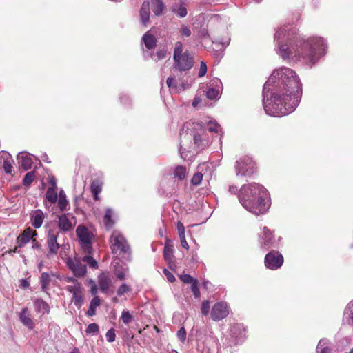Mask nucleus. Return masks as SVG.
I'll return each instance as SVG.
<instances>
[{"label": "nucleus", "instance_id": "obj_27", "mask_svg": "<svg viewBox=\"0 0 353 353\" xmlns=\"http://www.w3.org/2000/svg\"><path fill=\"white\" fill-rule=\"evenodd\" d=\"M102 182L99 179H94L92 181L90 189L93 194L94 200H99V194L102 190Z\"/></svg>", "mask_w": 353, "mask_h": 353}, {"label": "nucleus", "instance_id": "obj_58", "mask_svg": "<svg viewBox=\"0 0 353 353\" xmlns=\"http://www.w3.org/2000/svg\"><path fill=\"white\" fill-rule=\"evenodd\" d=\"M210 310V303L208 301H203L201 304V312L204 315H207Z\"/></svg>", "mask_w": 353, "mask_h": 353}, {"label": "nucleus", "instance_id": "obj_31", "mask_svg": "<svg viewBox=\"0 0 353 353\" xmlns=\"http://www.w3.org/2000/svg\"><path fill=\"white\" fill-rule=\"evenodd\" d=\"M128 272V268L126 265H118L115 266L114 274L119 280L125 279Z\"/></svg>", "mask_w": 353, "mask_h": 353}, {"label": "nucleus", "instance_id": "obj_40", "mask_svg": "<svg viewBox=\"0 0 353 353\" xmlns=\"http://www.w3.org/2000/svg\"><path fill=\"white\" fill-rule=\"evenodd\" d=\"M35 178V172L34 171L28 172L26 174L23 179V185L25 186L30 185Z\"/></svg>", "mask_w": 353, "mask_h": 353}, {"label": "nucleus", "instance_id": "obj_16", "mask_svg": "<svg viewBox=\"0 0 353 353\" xmlns=\"http://www.w3.org/2000/svg\"><path fill=\"white\" fill-rule=\"evenodd\" d=\"M75 223V217L70 214H64L59 216V228L61 231L72 230Z\"/></svg>", "mask_w": 353, "mask_h": 353}, {"label": "nucleus", "instance_id": "obj_12", "mask_svg": "<svg viewBox=\"0 0 353 353\" xmlns=\"http://www.w3.org/2000/svg\"><path fill=\"white\" fill-rule=\"evenodd\" d=\"M222 90L221 81L218 78H214L208 84L205 95L210 100H216L220 98Z\"/></svg>", "mask_w": 353, "mask_h": 353}, {"label": "nucleus", "instance_id": "obj_57", "mask_svg": "<svg viewBox=\"0 0 353 353\" xmlns=\"http://www.w3.org/2000/svg\"><path fill=\"white\" fill-rule=\"evenodd\" d=\"M120 101L124 105H128L130 103L131 99L127 94L122 93L120 95Z\"/></svg>", "mask_w": 353, "mask_h": 353}, {"label": "nucleus", "instance_id": "obj_25", "mask_svg": "<svg viewBox=\"0 0 353 353\" xmlns=\"http://www.w3.org/2000/svg\"><path fill=\"white\" fill-rule=\"evenodd\" d=\"M34 306L38 313L44 314L50 312L49 305L41 299H37L34 302Z\"/></svg>", "mask_w": 353, "mask_h": 353}, {"label": "nucleus", "instance_id": "obj_10", "mask_svg": "<svg viewBox=\"0 0 353 353\" xmlns=\"http://www.w3.org/2000/svg\"><path fill=\"white\" fill-rule=\"evenodd\" d=\"M66 265L76 277L82 278L87 273L86 265L83 264L79 259L68 257L66 260Z\"/></svg>", "mask_w": 353, "mask_h": 353}, {"label": "nucleus", "instance_id": "obj_3", "mask_svg": "<svg viewBox=\"0 0 353 353\" xmlns=\"http://www.w3.org/2000/svg\"><path fill=\"white\" fill-rule=\"evenodd\" d=\"M238 198L241 205L250 212L260 215L270 207V195L266 188L257 183L244 184L239 190Z\"/></svg>", "mask_w": 353, "mask_h": 353}, {"label": "nucleus", "instance_id": "obj_4", "mask_svg": "<svg viewBox=\"0 0 353 353\" xmlns=\"http://www.w3.org/2000/svg\"><path fill=\"white\" fill-rule=\"evenodd\" d=\"M204 126L203 123L193 122L192 123H185L183 130L185 131L180 133L181 142L183 139H193L194 144L199 150H203L209 145L210 140L205 137L203 134Z\"/></svg>", "mask_w": 353, "mask_h": 353}, {"label": "nucleus", "instance_id": "obj_1", "mask_svg": "<svg viewBox=\"0 0 353 353\" xmlns=\"http://www.w3.org/2000/svg\"><path fill=\"white\" fill-rule=\"evenodd\" d=\"M302 96L299 77L286 67L274 70L263 88V103L265 112L281 117L294 112Z\"/></svg>", "mask_w": 353, "mask_h": 353}, {"label": "nucleus", "instance_id": "obj_26", "mask_svg": "<svg viewBox=\"0 0 353 353\" xmlns=\"http://www.w3.org/2000/svg\"><path fill=\"white\" fill-rule=\"evenodd\" d=\"M142 41L145 46L149 49H153L157 45V39L155 37L147 32L142 37Z\"/></svg>", "mask_w": 353, "mask_h": 353}, {"label": "nucleus", "instance_id": "obj_2", "mask_svg": "<svg viewBox=\"0 0 353 353\" xmlns=\"http://www.w3.org/2000/svg\"><path fill=\"white\" fill-rule=\"evenodd\" d=\"M276 53L283 59L297 61L309 68L325 54L327 44L321 37L305 39L290 24L278 28L274 34Z\"/></svg>", "mask_w": 353, "mask_h": 353}, {"label": "nucleus", "instance_id": "obj_49", "mask_svg": "<svg viewBox=\"0 0 353 353\" xmlns=\"http://www.w3.org/2000/svg\"><path fill=\"white\" fill-rule=\"evenodd\" d=\"M99 325L97 323H93L88 325L85 332L87 334H97L99 332Z\"/></svg>", "mask_w": 353, "mask_h": 353}, {"label": "nucleus", "instance_id": "obj_23", "mask_svg": "<svg viewBox=\"0 0 353 353\" xmlns=\"http://www.w3.org/2000/svg\"><path fill=\"white\" fill-rule=\"evenodd\" d=\"M150 3L148 1H144L140 9V19L143 26H146L150 20Z\"/></svg>", "mask_w": 353, "mask_h": 353}, {"label": "nucleus", "instance_id": "obj_15", "mask_svg": "<svg viewBox=\"0 0 353 353\" xmlns=\"http://www.w3.org/2000/svg\"><path fill=\"white\" fill-rule=\"evenodd\" d=\"M260 244L261 248L268 250L272 247H275V241L274 239V231L270 230L267 227L263 228V231L260 235Z\"/></svg>", "mask_w": 353, "mask_h": 353}, {"label": "nucleus", "instance_id": "obj_24", "mask_svg": "<svg viewBox=\"0 0 353 353\" xmlns=\"http://www.w3.org/2000/svg\"><path fill=\"white\" fill-rule=\"evenodd\" d=\"M44 214L41 210H34L31 215V222L33 227L39 228L43 222Z\"/></svg>", "mask_w": 353, "mask_h": 353}, {"label": "nucleus", "instance_id": "obj_44", "mask_svg": "<svg viewBox=\"0 0 353 353\" xmlns=\"http://www.w3.org/2000/svg\"><path fill=\"white\" fill-rule=\"evenodd\" d=\"M112 215V211L111 209L108 208L105 210V213L104 215V222L106 227H111L112 225V222L111 220V217Z\"/></svg>", "mask_w": 353, "mask_h": 353}, {"label": "nucleus", "instance_id": "obj_29", "mask_svg": "<svg viewBox=\"0 0 353 353\" xmlns=\"http://www.w3.org/2000/svg\"><path fill=\"white\" fill-rule=\"evenodd\" d=\"M152 12L156 16H159L163 13L165 8V4L162 0H152Z\"/></svg>", "mask_w": 353, "mask_h": 353}, {"label": "nucleus", "instance_id": "obj_62", "mask_svg": "<svg viewBox=\"0 0 353 353\" xmlns=\"http://www.w3.org/2000/svg\"><path fill=\"white\" fill-rule=\"evenodd\" d=\"M90 283H91L90 293L92 295L95 296L98 292L97 285L92 280H90Z\"/></svg>", "mask_w": 353, "mask_h": 353}, {"label": "nucleus", "instance_id": "obj_54", "mask_svg": "<svg viewBox=\"0 0 353 353\" xmlns=\"http://www.w3.org/2000/svg\"><path fill=\"white\" fill-rule=\"evenodd\" d=\"M186 331L183 327H181L177 332V337L180 341L183 343L186 340Z\"/></svg>", "mask_w": 353, "mask_h": 353}, {"label": "nucleus", "instance_id": "obj_5", "mask_svg": "<svg viewBox=\"0 0 353 353\" xmlns=\"http://www.w3.org/2000/svg\"><path fill=\"white\" fill-rule=\"evenodd\" d=\"M110 241L112 253L122 255L130 254V247L125 238L119 231L114 230L112 232Z\"/></svg>", "mask_w": 353, "mask_h": 353}, {"label": "nucleus", "instance_id": "obj_32", "mask_svg": "<svg viewBox=\"0 0 353 353\" xmlns=\"http://www.w3.org/2000/svg\"><path fill=\"white\" fill-rule=\"evenodd\" d=\"M346 321L349 325H353V301H350L344 312Z\"/></svg>", "mask_w": 353, "mask_h": 353}, {"label": "nucleus", "instance_id": "obj_14", "mask_svg": "<svg viewBox=\"0 0 353 353\" xmlns=\"http://www.w3.org/2000/svg\"><path fill=\"white\" fill-rule=\"evenodd\" d=\"M229 314V307L226 303L219 302L214 305L211 311V317L215 321L225 318Z\"/></svg>", "mask_w": 353, "mask_h": 353}, {"label": "nucleus", "instance_id": "obj_19", "mask_svg": "<svg viewBox=\"0 0 353 353\" xmlns=\"http://www.w3.org/2000/svg\"><path fill=\"white\" fill-rule=\"evenodd\" d=\"M12 156L6 151L0 152V163L2 165L3 170L6 174H11L12 172Z\"/></svg>", "mask_w": 353, "mask_h": 353}, {"label": "nucleus", "instance_id": "obj_52", "mask_svg": "<svg viewBox=\"0 0 353 353\" xmlns=\"http://www.w3.org/2000/svg\"><path fill=\"white\" fill-rule=\"evenodd\" d=\"M191 290L193 293L194 296L197 299L200 297V291L198 286V281H195L191 285Z\"/></svg>", "mask_w": 353, "mask_h": 353}, {"label": "nucleus", "instance_id": "obj_17", "mask_svg": "<svg viewBox=\"0 0 353 353\" xmlns=\"http://www.w3.org/2000/svg\"><path fill=\"white\" fill-rule=\"evenodd\" d=\"M170 12L179 18H184L188 14L186 4L184 1L179 0L173 2L170 6Z\"/></svg>", "mask_w": 353, "mask_h": 353}, {"label": "nucleus", "instance_id": "obj_8", "mask_svg": "<svg viewBox=\"0 0 353 353\" xmlns=\"http://www.w3.org/2000/svg\"><path fill=\"white\" fill-rule=\"evenodd\" d=\"M173 60V70L180 72L188 71L194 65V58L188 50L183 52V56H179Z\"/></svg>", "mask_w": 353, "mask_h": 353}, {"label": "nucleus", "instance_id": "obj_53", "mask_svg": "<svg viewBox=\"0 0 353 353\" xmlns=\"http://www.w3.org/2000/svg\"><path fill=\"white\" fill-rule=\"evenodd\" d=\"M106 339L108 342L112 343L115 341L116 334L114 328L110 329L105 334Z\"/></svg>", "mask_w": 353, "mask_h": 353}, {"label": "nucleus", "instance_id": "obj_59", "mask_svg": "<svg viewBox=\"0 0 353 353\" xmlns=\"http://www.w3.org/2000/svg\"><path fill=\"white\" fill-rule=\"evenodd\" d=\"M163 273H164V275L165 276L167 280L170 282V283H173L174 281H175V277L172 274V273H171L169 270H168L167 269H164L163 270Z\"/></svg>", "mask_w": 353, "mask_h": 353}, {"label": "nucleus", "instance_id": "obj_34", "mask_svg": "<svg viewBox=\"0 0 353 353\" xmlns=\"http://www.w3.org/2000/svg\"><path fill=\"white\" fill-rule=\"evenodd\" d=\"M50 282V274L47 272H43L41 276L40 283L41 286V290L44 292L48 293V288Z\"/></svg>", "mask_w": 353, "mask_h": 353}, {"label": "nucleus", "instance_id": "obj_51", "mask_svg": "<svg viewBox=\"0 0 353 353\" xmlns=\"http://www.w3.org/2000/svg\"><path fill=\"white\" fill-rule=\"evenodd\" d=\"M67 290L72 294L76 295L77 293L81 292V288L79 283L74 284L73 285H68Z\"/></svg>", "mask_w": 353, "mask_h": 353}, {"label": "nucleus", "instance_id": "obj_46", "mask_svg": "<svg viewBox=\"0 0 353 353\" xmlns=\"http://www.w3.org/2000/svg\"><path fill=\"white\" fill-rule=\"evenodd\" d=\"M130 290L131 288L128 285L123 283L119 287L117 293L119 296H121L124 294L130 292Z\"/></svg>", "mask_w": 353, "mask_h": 353}, {"label": "nucleus", "instance_id": "obj_61", "mask_svg": "<svg viewBox=\"0 0 353 353\" xmlns=\"http://www.w3.org/2000/svg\"><path fill=\"white\" fill-rule=\"evenodd\" d=\"M230 41V38H226L225 40L221 39H217L216 41H212V42L214 43L221 44L223 46V47L225 48L227 46L229 45Z\"/></svg>", "mask_w": 353, "mask_h": 353}, {"label": "nucleus", "instance_id": "obj_42", "mask_svg": "<svg viewBox=\"0 0 353 353\" xmlns=\"http://www.w3.org/2000/svg\"><path fill=\"white\" fill-rule=\"evenodd\" d=\"M208 130L211 132L219 133L220 130V125L214 121H209L208 122Z\"/></svg>", "mask_w": 353, "mask_h": 353}, {"label": "nucleus", "instance_id": "obj_39", "mask_svg": "<svg viewBox=\"0 0 353 353\" xmlns=\"http://www.w3.org/2000/svg\"><path fill=\"white\" fill-rule=\"evenodd\" d=\"M81 261L86 263L92 269L98 268V263L97 261L90 255L83 256L81 258Z\"/></svg>", "mask_w": 353, "mask_h": 353}, {"label": "nucleus", "instance_id": "obj_9", "mask_svg": "<svg viewBox=\"0 0 353 353\" xmlns=\"http://www.w3.org/2000/svg\"><path fill=\"white\" fill-rule=\"evenodd\" d=\"M230 336L232 344H241L246 339V329L243 324L236 323L230 327Z\"/></svg>", "mask_w": 353, "mask_h": 353}, {"label": "nucleus", "instance_id": "obj_50", "mask_svg": "<svg viewBox=\"0 0 353 353\" xmlns=\"http://www.w3.org/2000/svg\"><path fill=\"white\" fill-rule=\"evenodd\" d=\"M203 179V174L201 172H196L195 173L192 179L191 183L194 185H198L201 183Z\"/></svg>", "mask_w": 353, "mask_h": 353}, {"label": "nucleus", "instance_id": "obj_37", "mask_svg": "<svg viewBox=\"0 0 353 353\" xmlns=\"http://www.w3.org/2000/svg\"><path fill=\"white\" fill-rule=\"evenodd\" d=\"M186 168L182 165H178L176 167L174 175L175 178H177L179 180H183L186 176Z\"/></svg>", "mask_w": 353, "mask_h": 353}, {"label": "nucleus", "instance_id": "obj_21", "mask_svg": "<svg viewBox=\"0 0 353 353\" xmlns=\"http://www.w3.org/2000/svg\"><path fill=\"white\" fill-rule=\"evenodd\" d=\"M17 159L18 160L19 165L24 170H28L32 168L33 161L29 154L26 152L19 153Z\"/></svg>", "mask_w": 353, "mask_h": 353}, {"label": "nucleus", "instance_id": "obj_41", "mask_svg": "<svg viewBox=\"0 0 353 353\" xmlns=\"http://www.w3.org/2000/svg\"><path fill=\"white\" fill-rule=\"evenodd\" d=\"M183 55V44L181 41H177L176 42L174 48L173 59H176V57Z\"/></svg>", "mask_w": 353, "mask_h": 353}, {"label": "nucleus", "instance_id": "obj_11", "mask_svg": "<svg viewBox=\"0 0 353 353\" xmlns=\"http://www.w3.org/2000/svg\"><path fill=\"white\" fill-rule=\"evenodd\" d=\"M264 263L267 268L277 270L283 265V257L278 251H272L265 255Z\"/></svg>", "mask_w": 353, "mask_h": 353}, {"label": "nucleus", "instance_id": "obj_60", "mask_svg": "<svg viewBox=\"0 0 353 353\" xmlns=\"http://www.w3.org/2000/svg\"><path fill=\"white\" fill-rule=\"evenodd\" d=\"M177 230L179 232V237L185 236V228L181 222L179 221L177 223Z\"/></svg>", "mask_w": 353, "mask_h": 353}, {"label": "nucleus", "instance_id": "obj_28", "mask_svg": "<svg viewBox=\"0 0 353 353\" xmlns=\"http://www.w3.org/2000/svg\"><path fill=\"white\" fill-rule=\"evenodd\" d=\"M174 247L171 242L168 240L163 250V256L166 261L170 262L173 258Z\"/></svg>", "mask_w": 353, "mask_h": 353}, {"label": "nucleus", "instance_id": "obj_48", "mask_svg": "<svg viewBox=\"0 0 353 353\" xmlns=\"http://www.w3.org/2000/svg\"><path fill=\"white\" fill-rule=\"evenodd\" d=\"M180 280L184 283H191L192 284L196 279H194L191 275L185 274L179 276Z\"/></svg>", "mask_w": 353, "mask_h": 353}, {"label": "nucleus", "instance_id": "obj_45", "mask_svg": "<svg viewBox=\"0 0 353 353\" xmlns=\"http://www.w3.org/2000/svg\"><path fill=\"white\" fill-rule=\"evenodd\" d=\"M121 320L125 325L129 324L133 319L132 314L128 310H123L121 314Z\"/></svg>", "mask_w": 353, "mask_h": 353}, {"label": "nucleus", "instance_id": "obj_33", "mask_svg": "<svg viewBox=\"0 0 353 353\" xmlns=\"http://www.w3.org/2000/svg\"><path fill=\"white\" fill-rule=\"evenodd\" d=\"M331 350L328 347V340L326 339H322L319 341L317 347V353H330Z\"/></svg>", "mask_w": 353, "mask_h": 353}, {"label": "nucleus", "instance_id": "obj_22", "mask_svg": "<svg viewBox=\"0 0 353 353\" xmlns=\"http://www.w3.org/2000/svg\"><path fill=\"white\" fill-rule=\"evenodd\" d=\"M19 318L21 323L27 327L30 330H32L34 327V323L31 319V316L27 307H23L21 309Z\"/></svg>", "mask_w": 353, "mask_h": 353}, {"label": "nucleus", "instance_id": "obj_47", "mask_svg": "<svg viewBox=\"0 0 353 353\" xmlns=\"http://www.w3.org/2000/svg\"><path fill=\"white\" fill-rule=\"evenodd\" d=\"M72 298L74 299V305L79 308L81 307L84 302L83 296L81 294V292H79L76 295H74Z\"/></svg>", "mask_w": 353, "mask_h": 353}, {"label": "nucleus", "instance_id": "obj_20", "mask_svg": "<svg viewBox=\"0 0 353 353\" xmlns=\"http://www.w3.org/2000/svg\"><path fill=\"white\" fill-rule=\"evenodd\" d=\"M37 233L35 230L31 228H26L23 233L19 235L17 238V243L20 248L23 247L30 240L33 239V237L37 236Z\"/></svg>", "mask_w": 353, "mask_h": 353}, {"label": "nucleus", "instance_id": "obj_64", "mask_svg": "<svg viewBox=\"0 0 353 353\" xmlns=\"http://www.w3.org/2000/svg\"><path fill=\"white\" fill-rule=\"evenodd\" d=\"M29 286H30V283L27 280L22 279L20 281V287L21 288L25 289V288H28Z\"/></svg>", "mask_w": 353, "mask_h": 353}, {"label": "nucleus", "instance_id": "obj_38", "mask_svg": "<svg viewBox=\"0 0 353 353\" xmlns=\"http://www.w3.org/2000/svg\"><path fill=\"white\" fill-rule=\"evenodd\" d=\"M68 205V201L66 199L65 194L61 192L59 194V198L58 200V208L61 211H65L67 209V206Z\"/></svg>", "mask_w": 353, "mask_h": 353}, {"label": "nucleus", "instance_id": "obj_35", "mask_svg": "<svg viewBox=\"0 0 353 353\" xmlns=\"http://www.w3.org/2000/svg\"><path fill=\"white\" fill-rule=\"evenodd\" d=\"M57 189L48 188L46 194V199L51 203H55L57 201Z\"/></svg>", "mask_w": 353, "mask_h": 353}, {"label": "nucleus", "instance_id": "obj_55", "mask_svg": "<svg viewBox=\"0 0 353 353\" xmlns=\"http://www.w3.org/2000/svg\"><path fill=\"white\" fill-rule=\"evenodd\" d=\"M191 30L185 25H182L180 29V34L183 37H188L191 35Z\"/></svg>", "mask_w": 353, "mask_h": 353}, {"label": "nucleus", "instance_id": "obj_43", "mask_svg": "<svg viewBox=\"0 0 353 353\" xmlns=\"http://www.w3.org/2000/svg\"><path fill=\"white\" fill-rule=\"evenodd\" d=\"M166 84L170 90L179 92L174 77H169L166 81Z\"/></svg>", "mask_w": 353, "mask_h": 353}, {"label": "nucleus", "instance_id": "obj_18", "mask_svg": "<svg viewBox=\"0 0 353 353\" xmlns=\"http://www.w3.org/2000/svg\"><path fill=\"white\" fill-rule=\"evenodd\" d=\"M98 286L100 291L108 294L112 286V279L108 273H102L98 276Z\"/></svg>", "mask_w": 353, "mask_h": 353}, {"label": "nucleus", "instance_id": "obj_6", "mask_svg": "<svg viewBox=\"0 0 353 353\" xmlns=\"http://www.w3.org/2000/svg\"><path fill=\"white\" fill-rule=\"evenodd\" d=\"M235 172L236 176H250L256 172V165L252 158L245 156L236 161Z\"/></svg>", "mask_w": 353, "mask_h": 353}, {"label": "nucleus", "instance_id": "obj_30", "mask_svg": "<svg viewBox=\"0 0 353 353\" xmlns=\"http://www.w3.org/2000/svg\"><path fill=\"white\" fill-rule=\"evenodd\" d=\"M100 305V299L99 296H95L90 301V306L86 312V314L89 316H92L96 314V309Z\"/></svg>", "mask_w": 353, "mask_h": 353}, {"label": "nucleus", "instance_id": "obj_36", "mask_svg": "<svg viewBox=\"0 0 353 353\" xmlns=\"http://www.w3.org/2000/svg\"><path fill=\"white\" fill-rule=\"evenodd\" d=\"M166 54L167 50L163 48L158 50L156 53L151 52L150 57L154 61L158 62L159 61L165 59L166 57Z\"/></svg>", "mask_w": 353, "mask_h": 353}, {"label": "nucleus", "instance_id": "obj_56", "mask_svg": "<svg viewBox=\"0 0 353 353\" xmlns=\"http://www.w3.org/2000/svg\"><path fill=\"white\" fill-rule=\"evenodd\" d=\"M207 69H208V68H207V65L205 64V63L203 61H201V64H200V68H199V70L198 72V77H202L205 76L207 72Z\"/></svg>", "mask_w": 353, "mask_h": 353}, {"label": "nucleus", "instance_id": "obj_13", "mask_svg": "<svg viewBox=\"0 0 353 353\" xmlns=\"http://www.w3.org/2000/svg\"><path fill=\"white\" fill-rule=\"evenodd\" d=\"M57 232H55L53 230H49L47 236V246L48 248L47 253L48 257L53 256L58 252L60 245L57 243Z\"/></svg>", "mask_w": 353, "mask_h": 353}, {"label": "nucleus", "instance_id": "obj_63", "mask_svg": "<svg viewBox=\"0 0 353 353\" xmlns=\"http://www.w3.org/2000/svg\"><path fill=\"white\" fill-rule=\"evenodd\" d=\"M180 238V241H181V246L185 248V249H188L189 248V245H188V243L185 239V236H183V237H179Z\"/></svg>", "mask_w": 353, "mask_h": 353}, {"label": "nucleus", "instance_id": "obj_7", "mask_svg": "<svg viewBox=\"0 0 353 353\" xmlns=\"http://www.w3.org/2000/svg\"><path fill=\"white\" fill-rule=\"evenodd\" d=\"M76 232L81 247L85 252L90 254L92 252V245L94 235L85 225H82L77 228Z\"/></svg>", "mask_w": 353, "mask_h": 353}]
</instances>
